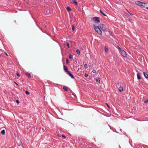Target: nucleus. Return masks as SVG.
Masks as SVG:
<instances>
[{
  "mask_svg": "<svg viewBox=\"0 0 148 148\" xmlns=\"http://www.w3.org/2000/svg\"><path fill=\"white\" fill-rule=\"evenodd\" d=\"M15 83L16 84L18 85V84H17V83H16V82H15Z\"/></svg>",
  "mask_w": 148,
  "mask_h": 148,
  "instance_id": "e433bc0d",
  "label": "nucleus"
},
{
  "mask_svg": "<svg viewBox=\"0 0 148 148\" xmlns=\"http://www.w3.org/2000/svg\"><path fill=\"white\" fill-rule=\"evenodd\" d=\"M99 19V18L98 17H94L92 18V20L96 22L97 23H99L100 22Z\"/></svg>",
  "mask_w": 148,
  "mask_h": 148,
  "instance_id": "20e7f679",
  "label": "nucleus"
},
{
  "mask_svg": "<svg viewBox=\"0 0 148 148\" xmlns=\"http://www.w3.org/2000/svg\"><path fill=\"white\" fill-rule=\"evenodd\" d=\"M148 102V100L147 99H145V100L144 101V103H147Z\"/></svg>",
  "mask_w": 148,
  "mask_h": 148,
  "instance_id": "5701e85b",
  "label": "nucleus"
},
{
  "mask_svg": "<svg viewBox=\"0 0 148 148\" xmlns=\"http://www.w3.org/2000/svg\"><path fill=\"white\" fill-rule=\"evenodd\" d=\"M64 70L67 73L69 71L67 66L64 65Z\"/></svg>",
  "mask_w": 148,
  "mask_h": 148,
  "instance_id": "423d86ee",
  "label": "nucleus"
},
{
  "mask_svg": "<svg viewBox=\"0 0 148 148\" xmlns=\"http://www.w3.org/2000/svg\"><path fill=\"white\" fill-rule=\"evenodd\" d=\"M107 107H108V108H110L109 106L107 103Z\"/></svg>",
  "mask_w": 148,
  "mask_h": 148,
  "instance_id": "473e14b6",
  "label": "nucleus"
},
{
  "mask_svg": "<svg viewBox=\"0 0 148 148\" xmlns=\"http://www.w3.org/2000/svg\"><path fill=\"white\" fill-rule=\"evenodd\" d=\"M76 52L78 55H79L80 54V52L79 50L78 49H77L76 50Z\"/></svg>",
  "mask_w": 148,
  "mask_h": 148,
  "instance_id": "dca6fc26",
  "label": "nucleus"
},
{
  "mask_svg": "<svg viewBox=\"0 0 148 148\" xmlns=\"http://www.w3.org/2000/svg\"><path fill=\"white\" fill-rule=\"evenodd\" d=\"M40 28V29L41 30H42L40 28Z\"/></svg>",
  "mask_w": 148,
  "mask_h": 148,
  "instance_id": "ea45409f",
  "label": "nucleus"
},
{
  "mask_svg": "<svg viewBox=\"0 0 148 148\" xmlns=\"http://www.w3.org/2000/svg\"><path fill=\"white\" fill-rule=\"evenodd\" d=\"M63 89L65 91H67L68 90L66 86H64L63 88Z\"/></svg>",
  "mask_w": 148,
  "mask_h": 148,
  "instance_id": "2eb2a0df",
  "label": "nucleus"
},
{
  "mask_svg": "<svg viewBox=\"0 0 148 148\" xmlns=\"http://www.w3.org/2000/svg\"><path fill=\"white\" fill-rule=\"evenodd\" d=\"M25 93L27 95H28L29 94V93L28 91H25Z\"/></svg>",
  "mask_w": 148,
  "mask_h": 148,
  "instance_id": "393cba45",
  "label": "nucleus"
},
{
  "mask_svg": "<svg viewBox=\"0 0 148 148\" xmlns=\"http://www.w3.org/2000/svg\"><path fill=\"white\" fill-rule=\"evenodd\" d=\"M81 145H82L83 147H86V144L85 143H82Z\"/></svg>",
  "mask_w": 148,
  "mask_h": 148,
  "instance_id": "ddd939ff",
  "label": "nucleus"
},
{
  "mask_svg": "<svg viewBox=\"0 0 148 148\" xmlns=\"http://www.w3.org/2000/svg\"><path fill=\"white\" fill-rule=\"evenodd\" d=\"M119 50L120 53L121 55L124 57H127V55L126 52L124 50L122 49L119 46L117 45L116 47Z\"/></svg>",
  "mask_w": 148,
  "mask_h": 148,
  "instance_id": "f03ea898",
  "label": "nucleus"
},
{
  "mask_svg": "<svg viewBox=\"0 0 148 148\" xmlns=\"http://www.w3.org/2000/svg\"><path fill=\"white\" fill-rule=\"evenodd\" d=\"M21 145V143L18 144V146H20Z\"/></svg>",
  "mask_w": 148,
  "mask_h": 148,
  "instance_id": "2f4dec72",
  "label": "nucleus"
},
{
  "mask_svg": "<svg viewBox=\"0 0 148 148\" xmlns=\"http://www.w3.org/2000/svg\"><path fill=\"white\" fill-rule=\"evenodd\" d=\"M146 9L148 10V7H147Z\"/></svg>",
  "mask_w": 148,
  "mask_h": 148,
  "instance_id": "58836bf2",
  "label": "nucleus"
},
{
  "mask_svg": "<svg viewBox=\"0 0 148 148\" xmlns=\"http://www.w3.org/2000/svg\"><path fill=\"white\" fill-rule=\"evenodd\" d=\"M36 25L38 27H39V24H38V23H36Z\"/></svg>",
  "mask_w": 148,
  "mask_h": 148,
  "instance_id": "72a5a7b5",
  "label": "nucleus"
},
{
  "mask_svg": "<svg viewBox=\"0 0 148 148\" xmlns=\"http://www.w3.org/2000/svg\"><path fill=\"white\" fill-rule=\"evenodd\" d=\"M45 27H46V26H45Z\"/></svg>",
  "mask_w": 148,
  "mask_h": 148,
  "instance_id": "a19ab883",
  "label": "nucleus"
},
{
  "mask_svg": "<svg viewBox=\"0 0 148 148\" xmlns=\"http://www.w3.org/2000/svg\"><path fill=\"white\" fill-rule=\"evenodd\" d=\"M119 90L120 92H122L123 91V87H119Z\"/></svg>",
  "mask_w": 148,
  "mask_h": 148,
  "instance_id": "9b49d317",
  "label": "nucleus"
},
{
  "mask_svg": "<svg viewBox=\"0 0 148 148\" xmlns=\"http://www.w3.org/2000/svg\"><path fill=\"white\" fill-rule=\"evenodd\" d=\"M87 148H92L90 147H88Z\"/></svg>",
  "mask_w": 148,
  "mask_h": 148,
  "instance_id": "4c0bfd02",
  "label": "nucleus"
},
{
  "mask_svg": "<svg viewBox=\"0 0 148 148\" xmlns=\"http://www.w3.org/2000/svg\"><path fill=\"white\" fill-rule=\"evenodd\" d=\"M5 53V54L7 56H8V55L7 54V53L6 52H4Z\"/></svg>",
  "mask_w": 148,
  "mask_h": 148,
  "instance_id": "c9c22d12",
  "label": "nucleus"
},
{
  "mask_svg": "<svg viewBox=\"0 0 148 148\" xmlns=\"http://www.w3.org/2000/svg\"><path fill=\"white\" fill-rule=\"evenodd\" d=\"M92 72L93 73H96V71L95 70H93L92 71Z\"/></svg>",
  "mask_w": 148,
  "mask_h": 148,
  "instance_id": "bb28decb",
  "label": "nucleus"
},
{
  "mask_svg": "<svg viewBox=\"0 0 148 148\" xmlns=\"http://www.w3.org/2000/svg\"><path fill=\"white\" fill-rule=\"evenodd\" d=\"M62 136L63 137H64V138H65L66 137L64 135V134H62Z\"/></svg>",
  "mask_w": 148,
  "mask_h": 148,
  "instance_id": "7c9ffc66",
  "label": "nucleus"
},
{
  "mask_svg": "<svg viewBox=\"0 0 148 148\" xmlns=\"http://www.w3.org/2000/svg\"><path fill=\"white\" fill-rule=\"evenodd\" d=\"M25 75L29 78H30L31 77V74L27 72L26 73Z\"/></svg>",
  "mask_w": 148,
  "mask_h": 148,
  "instance_id": "0eeeda50",
  "label": "nucleus"
},
{
  "mask_svg": "<svg viewBox=\"0 0 148 148\" xmlns=\"http://www.w3.org/2000/svg\"><path fill=\"white\" fill-rule=\"evenodd\" d=\"M94 29L99 35L102 34V31L104 32L107 29L106 27L104 24H99V26L93 25Z\"/></svg>",
  "mask_w": 148,
  "mask_h": 148,
  "instance_id": "f257e3e1",
  "label": "nucleus"
},
{
  "mask_svg": "<svg viewBox=\"0 0 148 148\" xmlns=\"http://www.w3.org/2000/svg\"><path fill=\"white\" fill-rule=\"evenodd\" d=\"M143 74L145 77L148 80V75L145 72H143Z\"/></svg>",
  "mask_w": 148,
  "mask_h": 148,
  "instance_id": "9d476101",
  "label": "nucleus"
},
{
  "mask_svg": "<svg viewBox=\"0 0 148 148\" xmlns=\"http://www.w3.org/2000/svg\"><path fill=\"white\" fill-rule=\"evenodd\" d=\"M16 102L18 104L19 103V101L18 100H16Z\"/></svg>",
  "mask_w": 148,
  "mask_h": 148,
  "instance_id": "c756f323",
  "label": "nucleus"
},
{
  "mask_svg": "<svg viewBox=\"0 0 148 148\" xmlns=\"http://www.w3.org/2000/svg\"><path fill=\"white\" fill-rule=\"evenodd\" d=\"M69 58L70 59H72L73 57L72 55L71 54H70L69 56Z\"/></svg>",
  "mask_w": 148,
  "mask_h": 148,
  "instance_id": "aec40b11",
  "label": "nucleus"
},
{
  "mask_svg": "<svg viewBox=\"0 0 148 148\" xmlns=\"http://www.w3.org/2000/svg\"><path fill=\"white\" fill-rule=\"evenodd\" d=\"M129 14H130V15H132V16L133 15V14H132V13H130V12H129Z\"/></svg>",
  "mask_w": 148,
  "mask_h": 148,
  "instance_id": "f704fd0d",
  "label": "nucleus"
},
{
  "mask_svg": "<svg viewBox=\"0 0 148 148\" xmlns=\"http://www.w3.org/2000/svg\"><path fill=\"white\" fill-rule=\"evenodd\" d=\"M5 133V130H2L1 132V133L2 135H4Z\"/></svg>",
  "mask_w": 148,
  "mask_h": 148,
  "instance_id": "f3484780",
  "label": "nucleus"
},
{
  "mask_svg": "<svg viewBox=\"0 0 148 148\" xmlns=\"http://www.w3.org/2000/svg\"><path fill=\"white\" fill-rule=\"evenodd\" d=\"M136 4L140 6H144L145 3H144L141 2L139 1H137L136 2Z\"/></svg>",
  "mask_w": 148,
  "mask_h": 148,
  "instance_id": "7ed1b4c3",
  "label": "nucleus"
},
{
  "mask_svg": "<svg viewBox=\"0 0 148 148\" xmlns=\"http://www.w3.org/2000/svg\"><path fill=\"white\" fill-rule=\"evenodd\" d=\"M84 67L85 68H88V65L86 63H85L84 64Z\"/></svg>",
  "mask_w": 148,
  "mask_h": 148,
  "instance_id": "412c9836",
  "label": "nucleus"
},
{
  "mask_svg": "<svg viewBox=\"0 0 148 148\" xmlns=\"http://www.w3.org/2000/svg\"><path fill=\"white\" fill-rule=\"evenodd\" d=\"M66 45H67V46L68 47V48H70L69 44V43L68 42H67L66 43Z\"/></svg>",
  "mask_w": 148,
  "mask_h": 148,
  "instance_id": "b1692460",
  "label": "nucleus"
},
{
  "mask_svg": "<svg viewBox=\"0 0 148 148\" xmlns=\"http://www.w3.org/2000/svg\"><path fill=\"white\" fill-rule=\"evenodd\" d=\"M137 79H141V77L140 76V73H138L137 74Z\"/></svg>",
  "mask_w": 148,
  "mask_h": 148,
  "instance_id": "1a4fd4ad",
  "label": "nucleus"
},
{
  "mask_svg": "<svg viewBox=\"0 0 148 148\" xmlns=\"http://www.w3.org/2000/svg\"><path fill=\"white\" fill-rule=\"evenodd\" d=\"M66 10L68 12L70 11L71 10V9L69 7H67Z\"/></svg>",
  "mask_w": 148,
  "mask_h": 148,
  "instance_id": "a211bd4d",
  "label": "nucleus"
},
{
  "mask_svg": "<svg viewBox=\"0 0 148 148\" xmlns=\"http://www.w3.org/2000/svg\"><path fill=\"white\" fill-rule=\"evenodd\" d=\"M72 1L73 3L75 4L76 5H78V3L75 0H73Z\"/></svg>",
  "mask_w": 148,
  "mask_h": 148,
  "instance_id": "4468645a",
  "label": "nucleus"
},
{
  "mask_svg": "<svg viewBox=\"0 0 148 148\" xmlns=\"http://www.w3.org/2000/svg\"><path fill=\"white\" fill-rule=\"evenodd\" d=\"M16 75L18 77H19L20 76L19 74L18 73H16Z\"/></svg>",
  "mask_w": 148,
  "mask_h": 148,
  "instance_id": "cd10ccee",
  "label": "nucleus"
},
{
  "mask_svg": "<svg viewBox=\"0 0 148 148\" xmlns=\"http://www.w3.org/2000/svg\"><path fill=\"white\" fill-rule=\"evenodd\" d=\"M66 62L67 64H68L69 63V61L67 59H66Z\"/></svg>",
  "mask_w": 148,
  "mask_h": 148,
  "instance_id": "c85d7f7f",
  "label": "nucleus"
},
{
  "mask_svg": "<svg viewBox=\"0 0 148 148\" xmlns=\"http://www.w3.org/2000/svg\"><path fill=\"white\" fill-rule=\"evenodd\" d=\"M104 49L105 50V52L106 53L108 51V48L107 47H105L104 48Z\"/></svg>",
  "mask_w": 148,
  "mask_h": 148,
  "instance_id": "6ab92c4d",
  "label": "nucleus"
},
{
  "mask_svg": "<svg viewBox=\"0 0 148 148\" xmlns=\"http://www.w3.org/2000/svg\"><path fill=\"white\" fill-rule=\"evenodd\" d=\"M72 29L73 31H74L75 30V27L74 25L72 26Z\"/></svg>",
  "mask_w": 148,
  "mask_h": 148,
  "instance_id": "4be33fe9",
  "label": "nucleus"
},
{
  "mask_svg": "<svg viewBox=\"0 0 148 148\" xmlns=\"http://www.w3.org/2000/svg\"><path fill=\"white\" fill-rule=\"evenodd\" d=\"M66 73L70 77H71V78H72V79L74 78V77L73 76V74L71 73V72L69 71Z\"/></svg>",
  "mask_w": 148,
  "mask_h": 148,
  "instance_id": "39448f33",
  "label": "nucleus"
},
{
  "mask_svg": "<svg viewBox=\"0 0 148 148\" xmlns=\"http://www.w3.org/2000/svg\"><path fill=\"white\" fill-rule=\"evenodd\" d=\"M100 11L101 13L103 16H107L106 14V12H103L101 10H100Z\"/></svg>",
  "mask_w": 148,
  "mask_h": 148,
  "instance_id": "6e6552de",
  "label": "nucleus"
},
{
  "mask_svg": "<svg viewBox=\"0 0 148 148\" xmlns=\"http://www.w3.org/2000/svg\"><path fill=\"white\" fill-rule=\"evenodd\" d=\"M84 76L86 77H87L88 76V75L86 73L85 74Z\"/></svg>",
  "mask_w": 148,
  "mask_h": 148,
  "instance_id": "a878e982",
  "label": "nucleus"
},
{
  "mask_svg": "<svg viewBox=\"0 0 148 148\" xmlns=\"http://www.w3.org/2000/svg\"><path fill=\"white\" fill-rule=\"evenodd\" d=\"M100 82V78L99 77H98L96 79V82L99 83Z\"/></svg>",
  "mask_w": 148,
  "mask_h": 148,
  "instance_id": "f8f14e48",
  "label": "nucleus"
}]
</instances>
